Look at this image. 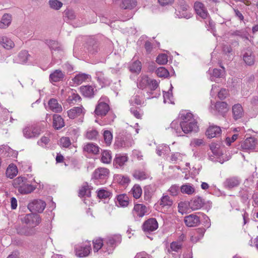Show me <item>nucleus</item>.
I'll list each match as a JSON object with an SVG mask.
<instances>
[{"instance_id":"nucleus-21","label":"nucleus","mask_w":258,"mask_h":258,"mask_svg":"<svg viewBox=\"0 0 258 258\" xmlns=\"http://www.w3.org/2000/svg\"><path fill=\"white\" fill-rule=\"evenodd\" d=\"M48 104L49 108L54 112L58 113L62 110L61 105L58 103L57 100L55 99H50Z\"/></svg>"},{"instance_id":"nucleus-57","label":"nucleus","mask_w":258,"mask_h":258,"mask_svg":"<svg viewBox=\"0 0 258 258\" xmlns=\"http://www.w3.org/2000/svg\"><path fill=\"white\" fill-rule=\"evenodd\" d=\"M179 190V188L178 186L174 184L171 186L168 189V191L171 196H176L178 194Z\"/></svg>"},{"instance_id":"nucleus-55","label":"nucleus","mask_w":258,"mask_h":258,"mask_svg":"<svg viewBox=\"0 0 258 258\" xmlns=\"http://www.w3.org/2000/svg\"><path fill=\"white\" fill-rule=\"evenodd\" d=\"M71 144V141L69 137H63L60 139V145L63 147L68 148Z\"/></svg>"},{"instance_id":"nucleus-15","label":"nucleus","mask_w":258,"mask_h":258,"mask_svg":"<svg viewBox=\"0 0 258 258\" xmlns=\"http://www.w3.org/2000/svg\"><path fill=\"white\" fill-rule=\"evenodd\" d=\"M17 231L19 234L27 236H32L36 233L35 229L31 226H19L17 228Z\"/></svg>"},{"instance_id":"nucleus-38","label":"nucleus","mask_w":258,"mask_h":258,"mask_svg":"<svg viewBox=\"0 0 258 258\" xmlns=\"http://www.w3.org/2000/svg\"><path fill=\"white\" fill-rule=\"evenodd\" d=\"M133 176L137 179L142 180L147 179L148 177V174L143 170H136L133 174Z\"/></svg>"},{"instance_id":"nucleus-26","label":"nucleus","mask_w":258,"mask_h":258,"mask_svg":"<svg viewBox=\"0 0 258 258\" xmlns=\"http://www.w3.org/2000/svg\"><path fill=\"white\" fill-rule=\"evenodd\" d=\"M0 45L7 49H10L15 46L14 42L11 39L5 36L0 37Z\"/></svg>"},{"instance_id":"nucleus-11","label":"nucleus","mask_w":258,"mask_h":258,"mask_svg":"<svg viewBox=\"0 0 258 258\" xmlns=\"http://www.w3.org/2000/svg\"><path fill=\"white\" fill-rule=\"evenodd\" d=\"M184 223L187 227H196L198 226L200 223V218L194 214H190L185 216L184 219Z\"/></svg>"},{"instance_id":"nucleus-54","label":"nucleus","mask_w":258,"mask_h":258,"mask_svg":"<svg viewBox=\"0 0 258 258\" xmlns=\"http://www.w3.org/2000/svg\"><path fill=\"white\" fill-rule=\"evenodd\" d=\"M91 192L89 190L88 185H85L81 187V188L79 190V195L80 196H87V197H89L90 196Z\"/></svg>"},{"instance_id":"nucleus-45","label":"nucleus","mask_w":258,"mask_h":258,"mask_svg":"<svg viewBox=\"0 0 258 258\" xmlns=\"http://www.w3.org/2000/svg\"><path fill=\"white\" fill-rule=\"evenodd\" d=\"M211 74V80L215 81V78H221L223 76V73L224 71L220 69H214L212 70V72L209 70Z\"/></svg>"},{"instance_id":"nucleus-18","label":"nucleus","mask_w":258,"mask_h":258,"mask_svg":"<svg viewBox=\"0 0 258 258\" xmlns=\"http://www.w3.org/2000/svg\"><path fill=\"white\" fill-rule=\"evenodd\" d=\"M65 76L64 72L60 70H56L51 73L49 75L50 82H57L62 81Z\"/></svg>"},{"instance_id":"nucleus-24","label":"nucleus","mask_w":258,"mask_h":258,"mask_svg":"<svg viewBox=\"0 0 258 258\" xmlns=\"http://www.w3.org/2000/svg\"><path fill=\"white\" fill-rule=\"evenodd\" d=\"M36 189V187L30 184L27 183V181L21 186L18 189V191L23 195L29 194L33 192Z\"/></svg>"},{"instance_id":"nucleus-2","label":"nucleus","mask_w":258,"mask_h":258,"mask_svg":"<svg viewBox=\"0 0 258 258\" xmlns=\"http://www.w3.org/2000/svg\"><path fill=\"white\" fill-rule=\"evenodd\" d=\"M121 237L120 235H113L108 236L106 238L105 245L104 248L106 246V251L110 253L116 245L121 242Z\"/></svg>"},{"instance_id":"nucleus-43","label":"nucleus","mask_w":258,"mask_h":258,"mask_svg":"<svg viewBox=\"0 0 258 258\" xmlns=\"http://www.w3.org/2000/svg\"><path fill=\"white\" fill-rule=\"evenodd\" d=\"M26 181L27 178L26 177L19 176L14 180L13 184L15 188L18 189Z\"/></svg>"},{"instance_id":"nucleus-47","label":"nucleus","mask_w":258,"mask_h":258,"mask_svg":"<svg viewBox=\"0 0 258 258\" xmlns=\"http://www.w3.org/2000/svg\"><path fill=\"white\" fill-rule=\"evenodd\" d=\"M111 196V193L104 189H100L97 191V196L99 199H106Z\"/></svg>"},{"instance_id":"nucleus-46","label":"nucleus","mask_w":258,"mask_h":258,"mask_svg":"<svg viewBox=\"0 0 258 258\" xmlns=\"http://www.w3.org/2000/svg\"><path fill=\"white\" fill-rule=\"evenodd\" d=\"M93 250L95 252H97L103 246V241L102 239L100 238L94 239L93 241Z\"/></svg>"},{"instance_id":"nucleus-23","label":"nucleus","mask_w":258,"mask_h":258,"mask_svg":"<svg viewBox=\"0 0 258 258\" xmlns=\"http://www.w3.org/2000/svg\"><path fill=\"white\" fill-rule=\"evenodd\" d=\"M215 106L216 110L222 116H224L229 109L228 104L225 102H218Z\"/></svg>"},{"instance_id":"nucleus-51","label":"nucleus","mask_w":258,"mask_h":258,"mask_svg":"<svg viewBox=\"0 0 258 258\" xmlns=\"http://www.w3.org/2000/svg\"><path fill=\"white\" fill-rule=\"evenodd\" d=\"M104 140L107 145H110L112 140V135L109 131H105L103 134Z\"/></svg>"},{"instance_id":"nucleus-62","label":"nucleus","mask_w":258,"mask_h":258,"mask_svg":"<svg viewBox=\"0 0 258 258\" xmlns=\"http://www.w3.org/2000/svg\"><path fill=\"white\" fill-rule=\"evenodd\" d=\"M228 94L226 89H221L218 93V97L221 100L224 99Z\"/></svg>"},{"instance_id":"nucleus-50","label":"nucleus","mask_w":258,"mask_h":258,"mask_svg":"<svg viewBox=\"0 0 258 258\" xmlns=\"http://www.w3.org/2000/svg\"><path fill=\"white\" fill-rule=\"evenodd\" d=\"M98 133L95 129L88 130L86 133V138L89 140H94L96 139L98 136Z\"/></svg>"},{"instance_id":"nucleus-49","label":"nucleus","mask_w":258,"mask_h":258,"mask_svg":"<svg viewBox=\"0 0 258 258\" xmlns=\"http://www.w3.org/2000/svg\"><path fill=\"white\" fill-rule=\"evenodd\" d=\"M28 52L26 50L21 51L18 55L19 60L21 63H25L29 57Z\"/></svg>"},{"instance_id":"nucleus-13","label":"nucleus","mask_w":258,"mask_h":258,"mask_svg":"<svg viewBox=\"0 0 258 258\" xmlns=\"http://www.w3.org/2000/svg\"><path fill=\"white\" fill-rule=\"evenodd\" d=\"M91 250V244H87L77 247L75 249L76 254L80 257L88 256Z\"/></svg>"},{"instance_id":"nucleus-20","label":"nucleus","mask_w":258,"mask_h":258,"mask_svg":"<svg viewBox=\"0 0 258 258\" xmlns=\"http://www.w3.org/2000/svg\"><path fill=\"white\" fill-rule=\"evenodd\" d=\"M90 78V75L82 73L76 75L75 77L72 79V81L74 85H79L82 83L86 81Z\"/></svg>"},{"instance_id":"nucleus-33","label":"nucleus","mask_w":258,"mask_h":258,"mask_svg":"<svg viewBox=\"0 0 258 258\" xmlns=\"http://www.w3.org/2000/svg\"><path fill=\"white\" fill-rule=\"evenodd\" d=\"M18 173V170L17 167L15 165L13 164L9 165L6 170V175L7 177L10 178L11 179H12L15 176H16Z\"/></svg>"},{"instance_id":"nucleus-16","label":"nucleus","mask_w":258,"mask_h":258,"mask_svg":"<svg viewBox=\"0 0 258 258\" xmlns=\"http://www.w3.org/2000/svg\"><path fill=\"white\" fill-rule=\"evenodd\" d=\"M205 204V201L200 197L193 198L189 203V206L192 210H197L201 209Z\"/></svg>"},{"instance_id":"nucleus-32","label":"nucleus","mask_w":258,"mask_h":258,"mask_svg":"<svg viewBox=\"0 0 258 258\" xmlns=\"http://www.w3.org/2000/svg\"><path fill=\"white\" fill-rule=\"evenodd\" d=\"M11 16L8 14H4L0 21V28L5 29L7 28L11 23Z\"/></svg>"},{"instance_id":"nucleus-10","label":"nucleus","mask_w":258,"mask_h":258,"mask_svg":"<svg viewBox=\"0 0 258 258\" xmlns=\"http://www.w3.org/2000/svg\"><path fill=\"white\" fill-rule=\"evenodd\" d=\"M232 117L235 120L242 118L244 114L242 105L239 103L234 104L232 107Z\"/></svg>"},{"instance_id":"nucleus-5","label":"nucleus","mask_w":258,"mask_h":258,"mask_svg":"<svg viewBox=\"0 0 258 258\" xmlns=\"http://www.w3.org/2000/svg\"><path fill=\"white\" fill-rule=\"evenodd\" d=\"M28 209L32 212L41 213L46 207L45 202L41 200H34L30 202L28 205Z\"/></svg>"},{"instance_id":"nucleus-44","label":"nucleus","mask_w":258,"mask_h":258,"mask_svg":"<svg viewBox=\"0 0 258 258\" xmlns=\"http://www.w3.org/2000/svg\"><path fill=\"white\" fill-rule=\"evenodd\" d=\"M48 4L50 8L54 10H59L63 5V4L58 0H49Z\"/></svg>"},{"instance_id":"nucleus-39","label":"nucleus","mask_w":258,"mask_h":258,"mask_svg":"<svg viewBox=\"0 0 258 258\" xmlns=\"http://www.w3.org/2000/svg\"><path fill=\"white\" fill-rule=\"evenodd\" d=\"M112 159L111 153L110 151L104 150L101 154V161L103 163L109 164L111 162Z\"/></svg>"},{"instance_id":"nucleus-27","label":"nucleus","mask_w":258,"mask_h":258,"mask_svg":"<svg viewBox=\"0 0 258 258\" xmlns=\"http://www.w3.org/2000/svg\"><path fill=\"white\" fill-rule=\"evenodd\" d=\"M128 157L126 155H117L114 160V164L116 168L123 166L127 161Z\"/></svg>"},{"instance_id":"nucleus-41","label":"nucleus","mask_w":258,"mask_h":258,"mask_svg":"<svg viewBox=\"0 0 258 258\" xmlns=\"http://www.w3.org/2000/svg\"><path fill=\"white\" fill-rule=\"evenodd\" d=\"M182 243L180 242L173 241L170 243V248L168 251L170 253L171 251L178 252L181 249Z\"/></svg>"},{"instance_id":"nucleus-17","label":"nucleus","mask_w":258,"mask_h":258,"mask_svg":"<svg viewBox=\"0 0 258 258\" xmlns=\"http://www.w3.org/2000/svg\"><path fill=\"white\" fill-rule=\"evenodd\" d=\"M80 89L83 96L89 98L93 97L94 95L95 92L96 91V89H95V87L91 85L81 86Z\"/></svg>"},{"instance_id":"nucleus-59","label":"nucleus","mask_w":258,"mask_h":258,"mask_svg":"<svg viewBox=\"0 0 258 258\" xmlns=\"http://www.w3.org/2000/svg\"><path fill=\"white\" fill-rule=\"evenodd\" d=\"M118 180L121 184H128L131 181L128 176L121 175L119 176Z\"/></svg>"},{"instance_id":"nucleus-19","label":"nucleus","mask_w":258,"mask_h":258,"mask_svg":"<svg viewBox=\"0 0 258 258\" xmlns=\"http://www.w3.org/2000/svg\"><path fill=\"white\" fill-rule=\"evenodd\" d=\"M84 113L82 106L75 107L68 111V115L70 118L74 119Z\"/></svg>"},{"instance_id":"nucleus-1","label":"nucleus","mask_w":258,"mask_h":258,"mask_svg":"<svg viewBox=\"0 0 258 258\" xmlns=\"http://www.w3.org/2000/svg\"><path fill=\"white\" fill-rule=\"evenodd\" d=\"M182 121L179 123L173 120L170 124L171 128L175 132L177 136H183V134H187L192 131H197L198 126L197 122L193 118V115L190 112L182 114Z\"/></svg>"},{"instance_id":"nucleus-22","label":"nucleus","mask_w":258,"mask_h":258,"mask_svg":"<svg viewBox=\"0 0 258 258\" xmlns=\"http://www.w3.org/2000/svg\"><path fill=\"white\" fill-rule=\"evenodd\" d=\"M221 130L219 126L214 125L210 126L206 131V135L209 138L217 137L221 134Z\"/></svg>"},{"instance_id":"nucleus-4","label":"nucleus","mask_w":258,"mask_h":258,"mask_svg":"<svg viewBox=\"0 0 258 258\" xmlns=\"http://www.w3.org/2000/svg\"><path fill=\"white\" fill-rule=\"evenodd\" d=\"M23 133L26 138L30 139L38 137L40 135V130L35 125H29L23 128Z\"/></svg>"},{"instance_id":"nucleus-36","label":"nucleus","mask_w":258,"mask_h":258,"mask_svg":"<svg viewBox=\"0 0 258 258\" xmlns=\"http://www.w3.org/2000/svg\"><path fill=\"white\" fill-rule=\"evenodd\" d=\"M131 194L135 199L140 198L142 194V189L140 185L139 184L134 185L131 190Z\"/></svg>"},{"instance_id":"nucleus-14","label":"nucleus","mask_w":258,"mask_h":258,"mask_svg":"<svg viewBox=\"0 0 258 258\" xmlns=\"http://www.w3.org/2000/svg\"><path fill=\"white\" fill-rule=\"evenodd\" d=\"M109 173V170L106 168H98L94 171L93 176L96 179L104 180L108 177Z\"/></svg>"},{"instance_id":"nucleus-9","label":"nucleus","mask_w":258,"mask_h":258,"mask_svg":"<svg viewBox=\"0 0 258 258\" xmlns=\"http://www.w3.org/2000/svg\"><path fill=\"white\" fill-rule=\"evenodd\" d=\"M158 224L155 218H150L146 221L143 225V229L145 232H150L156 230Z\"/></svg>"},{"instance_id":"nucleus-61","label":"nucleus","mask_w":258,"mask_h":258,"mask_svg":"<svg viewBox=\"0 0 258 258\" xmlns=\"http://www.w3.org/2000/svg\"><path fill=\"white\" fill-rule=\"evenodd\" d=\"M69 99L73 103H74V102L76 103L81 99V97L78 94L73 93L71 96H69Z\"/></svg>"},{"instance_id":"nucleus-37","label":"nucleus","mask_w":258,"mask_h":258,"mask_svg":"<svg viewBox=\"0 0 258 258\" xmlns=\"http://www.w3.org/2000/svg\"><path fill=\"white\" fill-rule=\"evenodd\" d=\"M116 204L118 203L121 207H126L128 205V197L123 194L119 195L116 197Z\"/></svg>"},{"instance_id":"nucleus-60","label":"nucleus","mask_w":258,"mask_h":258,"mask_svg":"<svg viewBox=\"0 0 258 258\" xmlns=\"http://www.w3.org/2000/svg\"><path fill=\"white\" fill-rule=\"evenodd\" d=\"M133 144V141L132 139H130L128 141L126 142L124 139H122L119 144L118 143V145L122 147H125L131 146Z\"/></svg>"},{"instance_id":"nucleus-53","label":"nucleus","mask_w":258,"mask_h":258,"mask_svg":"<svg viewBox=\"0 0 258 258\" xmlns=\"http://www.w3.org/2000/svg\"><path fill=\"white\" fill-rule=\"evenodd\" d=\"M182 155L178 152L172 153L170 156V160L173 163H176L182 160Z\"/></svg>"},{"instance_id":"nucleus-3","label":"nucleus","mask_w":258,"mask_h":258,"mask_svg":"<svg viewBox=\"0 0 258 258\" xmlns=\"http://www.w3.org/2000/svg\"><path fill=\"white\" fill-rule=\"evenodd\" d=\"M21 221L22 223L34 228L40 223L41 218L40 216L37 214L30 213L22 217Z\"/></svg>"},{"instance_id":"nucleus-8","label":"nucleus","mask_w":258,"mask_h":258,"mask_svg":"<svg viewBox=\"0 0 258 258\" xmlns=\"http://www.w3.org/2000/svg\"><path fill=\"white\" fill-rule=\"evenodd\" d=\"M194 8L197 14L202 18L205 19L209 17V13L207 9L201 2H196L194 4Z\"/></svg>"},{"instance_id":"nucleus-58","label":"nucleus","mask_w":258,"mask_h":258,"mask_svg":"<svg viewBox=\"0 0 258 258\" xmlns=\"http://www.w3.org/2000/svg\"><path fill=\"white\" fill-rule=\"evenodd\" d=\"M148 86L151 90H155L158 87V82L156 80L150 79Z\"/></svg>"},{"instance_id":"nucleus-7","label":"nucleus","mask_w":258,"mask_h":258,"mask_svg":"<svg viewBox=\"0 0 258 258\" xmlns=\"http://www.w3.org/2000/svg\"><path fill=\"white\" fill-rule=\"evenodd\" d=\"M242 57L245 64L248 66H253L255 61V56L250 49H246L242 52Z\"/></svg>"},{"instance_id":"nucleus-35","label":"nucleus","mask_w":258,"mask_h":258,"mask_svg":"<svg viewBox=\"0 0 258 258\" xmlns=\"http://www.w3.org/2000/svg\"><path fill=\"white\" fill-rule=\"evenodd\" d=\"M173 204L172 200L168 196L163 195L160 200L159 204L162 207H169Z\"/></svg>"},{"instance_id":"nucleus-30","label":"nucleus","mask_w":258,"mask_h":258,"mask_svg":"<svg viewBox=\"0 0 258 258\" xmlns=\"http://www.w3.org/2000/svg\"><path fill=\"white\" fill-rule=\"evenodd\" d=\"M53 125L56 130H59L64 126L62 118L59 115H54L53 117Z\"/></svg>"},{"instance_id":"nucleus-48","label":"nucleus","mask_w":258,"mask_h":258,"mask_svg":"<svg viewBox=\"0 0 258 258\" xmlns=\"http://www.w3.org/2000/svg\"><path fill=\"white\" fill-rule=\"evenodd\" d=\"M157 75L161 78H166L167 77L169 73L167 69L164 67H159L156 71Z\"/></svg>"},{"instance_id":"nucleus-42","label":"nucleus","mask_w":258,"mask_h":258,"mask_svg":"<svg viewBox=\"0 0 258 258\" xmlns=\"http://www.w3.org/2000/svg\"><path fill=\"white\" fill-rule=\"evenodd\" d=\"M150 78L146 76H143L139 81L138 86L141 89H144L148 86Z\"/></svg>"},{"instance_id":"nucleus-63","label":"nucleus","mask_w":258,"mask_h":258,"mask_svg":"<svg viewBox=\"0 0 258 258\" xmlns=\"http://www.w3.org/2000/svg\"><path fill=\"white\" fill-rule=\"evenodd\" d=\"M65 15L70 20H74L76 18L75 13L72 10H67L65 11Z\"/></svg>"},{"instance_id":"nucleus-29","label":"nucleus","mask_w":258,"mask_h":258,"mask_svg":"<svg viewBox=\"0 0 258 258\" xmlns=\"http://www.w3.org/2000/svg\"><path fill=\"white\" fill-rule=\"evenodd\" d=\"M240 183V180L237 177H229L224 182V185L227 188H231L237 186Z\"/></svg>"},{"instance_id":"nucleus-12","label":"nucleus","mask_w":258,"mask_h":258,"mask_svg":"<svg viewBox=\"0 0 258 258\" xmlns=\"http://www.w3.org/2000/svg\"><path fill=\"white\" fill-rule=\"evenodd\" d=\"M256 144V140L254 138H248L241 143V148L245 151L253 150L254 149Z\"/></svg>"},{"instance_id":"nucleus-56","label":"nucleus","mask_w":258,"mask_h":258,"mask_svg":"<svg viewBox=\"0 0 258 258\" xmlns=\"http://www.w3.org/2000/svg\"><path fill=\"white\" fill-rule=\"evenodd\" d=\"M130 103L131 105H141L142 100L138 95L133 96L130 100Z\"/></svg>"},{"instance_id":"nucleus-25","label":"nucleus","mask_w":258,"mask_h":258,"mask_svg":"<svg viewBox=\"0 0 258 258\" xmlns=\"http://www.w3.org/2000/svg\"><path fill=\"white\" fill-rule=\"evenodd\" d=\"M147 212V208L143 204H136L134 208V212L140 217H143Z\"/></svg>"},{"instance_id":"nucleus-34","label":"nucleus","mask_w":258,"mask_h":258,"mask_svg":"<svg viewBox=\"0 0 258 258\" xmlns=\"http://www.w3.org/2000/svg\"><path fill=\"white\" fill-rule=\"evenodd\" d=\"M84 150L88 153L96 154L99 151V148L93 143H88L84 147Z\"/></svg>"},{"instance_id":"nucleus-28","label":"nucleus","mask_w":258,"mask_h":258,"mask_svg":"<svg viewBox=\"0 0 258 258\" xmlns=\"http://www.w3.org/2000/svg\"><path fill=\"white\" fill-rule=\"evenodd\" d=\"M137 5V0H122L120 4V7L124 10H132L134 9Z\"/></svg>"},{"instance_id":"nucleus-6","label":"nucleus","mask_w":258,"mask_h":258,"mask_svg":"<svg viewBox=\"0 0 258 258\" xmlns=\"http://www.w3.org/2000/svg\"><path fill=\"white\" fill-rule=\"evenodd\" d=\"M109 110V105L102 98H100L96 106L95 114L97 116H103L106 115Z\"/></svg>"},{"instance_id":"nucleus-52","label":"nucleus","mask_w":258,"mask_h":258,"mask_svg":"<svg viewBox=\"0 0 258 258\" xmlns=\"http://www.w3.org/2000/svg\"><path fill=\"white\" fill-rule=\"evenodd\" d=\"M156 61L159 64H165L168 61V56L165 54H159L157 56Z\"/></svg>"},{"instance_id":"nucleus-40","label":"nucleus","mask_w":258,"mask_h":258,"mask_svg":"<svg viewBox=\"0 0 258 258\" xmlns=\"http://www.w3.org/2000/svg\"><path fill=\"white\" fill-rule=\"evenodd\" d=\"M142 69L141 63L139 61H135L129 67L130 71L132 73H139Z\"/></svg>"},{"instance_id":"nucleus-31","label":"nucleus","mask_w":258,"mask_h":258,"mask_svg":"<svg viewBox=\"0 0 258 258\" xmlns=\"http://www.w3.org/2000/svg\"><path fill=\"white\" fill-rule=\"evenodd\" d=\"M180 191L182 194L188 195H191L195 192V188L193 185L189 183H186L181 186Z\"/></svg>"},{"instance_id":"nucleus-64","label":"nucleus","mask_w":258,"mask_h":258,"mask_svg":"<svg viewBox=\"0 0 258 258\" xmlns=\"http://www.w3.org/2000/svg\"><path fill=\"white\" fill-rule=\"evenodd\" d=\"M205 230L204 228H198L194 231V233L197 235H198V237L201 239L205 233Z\"/></svg>"}]
</instances>
